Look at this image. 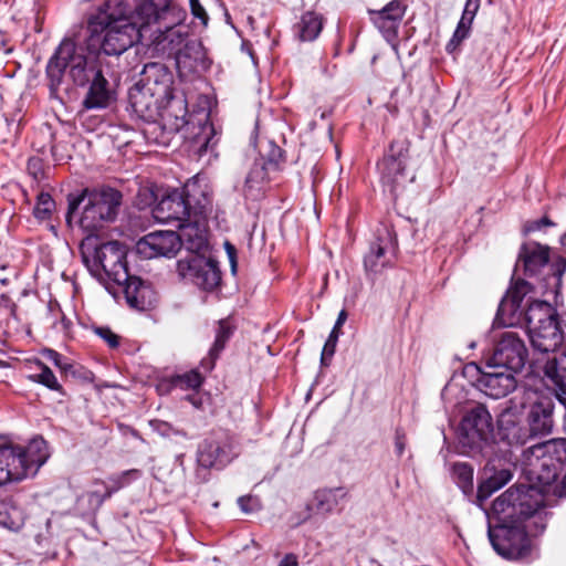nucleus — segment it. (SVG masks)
Listing matches in <instances>:
<instances>
[{
  "label": "nucleus",
  "mask_w": 566,
  "mask_h": 566,
  "mask_svg": "<svg viewBox=\"0 0 566 566\" xmlns=\"http://www.w3.org/2000/svg\"><path fill=\"white\" fill-rule=\"evenodd\" d=\"M144 0H106L88 20L92 39L103 34L98 54L116 59L140 40H145L148 29L139 17Z\"/></svg>",
  "instance_id": "obj_1"
},
{
  "label": "nucleus",
  "mask_w": 566,
  "mask_h": 566,
  "mask_svg": "<svg viewBox=\"0 0 566 566\" xmlns=\"http://www.w3.org/2000/svg\"><path fill=\"white\" fill-rule=\"evenodd\" d=\"M138 12L148 29L145 41L153 52L174 59L189 39L188 27L184 24L186 10L172 0H144Z\"/></svg>",
  "instance_id": "obj_2"
},
{
  "label": "nucleus",
  "mask_w": 566,
  "mask_h": 566,
  "mask_svg": "<svg viewBox=\"0 0 566 566\" xmlns=\"http://www.w3.org/2000/svg\"><path fill=\"white\" fill-rule=\"evenodd\" d=\"M111 66L112 63L105 60L103 55L97 53L95 59L90 60L72 39H64L46 65L51 95H56L66 71L71 81L76 86L83 87L95 77L97 72L111 69Z\"/></svg>",
  "instance_id": "obj_3"
},
{
  "label": "nucleus",
  "mask_w": 566,
  "mask_h": 566,
  "mask_svg": "<svg viewBox=\"0 0 566 566\" xmlns=\"http://www.w3.org/2000/svg\"><path fill=\"white\" fill-rule=\"evenodd\" d=\"M81 254L90 273L106 290L116 293L114 285H122L128 279L126 247L118 241L98 243L96 239H87L81 245Z\"/></svg>",
  "instance_id": "obj_4"
},
{
  "label": "nucleus",
  "mask_w": 566,
  "mask_h": 566,
  "mask_svg": "<svg viewBox=\"0 0 566 566\" xmlns=\"http://www.w3.org/2000/svg\"><path fill=\"white\" fill-rule=\"evenodd\" d=\"M566 467V438L534 444L523 451L522 469L527 482L544 494Z\"/></svg>",
  "instance_id": "obj_5"
},
{
  "label": "nucleus",
  "mask_w": 566,
  "mask_h": 566,
  "mask_svg": "<svg viewBox=\"0 0 566 566\" xmlns=\"http://www.w3.org/2000/svg\"><path fill=\"white\" fill-rule=\"evenodd\" d=\"M544 495L534 484L511 486L493 501L489 522L496 524L542 520Z\"/></svg>",
  "instance_id": "obj_6"
},
{
  "label": "nucleus",
  "mask_w": 566,
  "mask_h": 566,
  "mask_svg": "<svg viewBox=\"0 0 566 566\" xmlns=\"http://www.w3.org/2000/svg\"><path fill=\"white\" fill-rule=\"evenodd\" d=\"M122 197L120 191L111 187L94 190L84 189L80 195H70L66 221L71 222L73 214L86 201L80 218V224L88 231L97 230L103 222L113 221L116 218L122 205Z\"/></svg>",
  "instance_id": "obj_7"
},
{
  "label": "nucleus",
  "mask_w": 566,
  "mask_h": 566,
  "mask_svg": "<svg viewBox=\"0 0 566 566\" xmlns=\"http://www.w3.org/2000/svg\"><path fill=\"white\" fill-rule=\"evenodd\" d=\"M42 438L33 439L28 446L13 442H0V485L18 482L30 473H35L45 462L46 454Z\"/></svg>",
  "instance_id": "obj_8"
},
{
  "label": "nucleus",
  "mask_w": 566,
  "mask_h": 566,
  "mask_svg": "<svg viewBox=\"0 0 566 566\" xmlns=\"http://www.w3.org/2000/svg\"><path fill=\"white\" fill-rule=\"evenodd\" d=\"M527 334L532 347L541 353H554L564 342L558 313L546 301H533L526 308Z\"/></svg>",
  "instance_id": "obj_9"
},
{
  "label": "nucleus",
  "mask_w": 566,
  "mask_h": 566,
  "mask_svg": "<svg viewBox=\"0 0 566 566\" xmlns=\"http://www.w3.org/2000/svg\"><path fill=\"white\" fill-rule=\"evenodd\" d=\"M542 520L507 522L493 525L489 522L488 535L494 551L502 557L517 559L530 552V535L537 532Z\"/></svg>",
  "instance_id": "obj_10"
},
{
  "label": "nucleus",
  "mask_w": 566,
  "mask_h": 566,
  "mask_svg": "<svg viewBox=\"0 0 566 566\" xmlns=\"http://www.w3.org/2000/svg\"><path fill=\"white\" fill-rule=\"evenodd\" d=\"M534 290L535 286L526 280L512 281L500 302L494 324L499 326L526 324V308L534 301L531 296Z\"/></svg>",
  "instance_id": "obj_11"
},
{
  "label": "nucleus",
  "mask_w": 566,
  "mask_h": 566,
  "mask_svg": "<svg viewBox=\"0 0 566 566\" xmlns=\"http://www.w3.org/2000/svg\"><path fill=\"white\" fill-rule=\"evenodd\" d=\"M465 370L471 374L475 388L492 399L504 398L517 387L515 373L505 368L493 367V364L489 361L484 367L471 363Z\"/></svg>",
  "instance_id": "obj_12"
},
{
  "label": "nucleus",
  "mask_w": 566,
  "mask_h": 566,
  "mask_svg": "<svg viewBox=\"0 0 566 566\" xmlns=\"http://www.w3.org/2000/svg\"><path fill=\"white\" fill-rule=\"evenodd\" d=\"M408 150V144L405 140H394L377 164L380 181L392 195L413 180V176H409L406 170Z\"/></svg>",
  "instance_id": "obj_13"
},
{
  "label": "nucleus",
  "mask_w": 566,
  "mask_h": 566,
  "mask_svg": "<svg viewBox=\"0 0 566 566\" xmlns=\"http://www.w3.org/2000/svg\"><path fill=\"white\" fill-rule=\"evenodd\" d=\"M239 454L233 436L224 430L212 431L198 447L197 463L203 469H222Z\"/></svg>",
  "instance_id": "obj_14"
},
{
  "label": "nucleus",
  "mask_w": 566,
  "mask_h": 566,
  "mask_svg": "<svg viewBox=\"0 0 566 566\" xmlns=\"http://www.w3.org/2000/svg\"><path fill=\"white\" fill-rule=\"evenodd\" d=\"M528 358V349L524 339L516 332H503L494 342L492 353L486 361L493 367L505 368L520 373Z\"/></svg>",
  "instance_id": "obj_15"
},
{
  "label": "nucleus",
  "mask_w": 566,
  "mask_h": 566,
  "mask_svg": "<svg viewBox=\"0 0 566 566\" xmlns=\"http://www.w3.org/2000/svg\"><path fill=\"white\" fill-rule=\"evenodd\" d=\"M176 269L182 280L190 281L207 292L214 291L221 283V271L218 262L197 253H191L178 260Z\"/></svg>",
  "instance_id": "obj_16"
},
{
  "label": "nucleus",
  "mask_w": 566,
  "mask_h": 566,
  "mask_svg": "<svg viewBox=\"0 0 566 566\" xmlns=\"http://www.w3.org/2000/svg\"><path fill=\"white\" fill-rule=\"evenodd\" d=\"M523 268L527 277H542L544 286L556 285L559 277L555 276L553 266L549 264V248L537 242L524 243L518 253L516 269Z\"/></svg>",
  "instance_id": "obj_17"
},
{
  "label": "nucleus",
  "mask_w": 566,
  "mask_h": 566,
  "mask_svg": "<svg viewBox=\"0 0 566 566\" xmlns=\"http://www.w3.org/2000/svg\"><path fill=\"white\" fill-rule=\"evenodd\" d=\"M172 83V74L165 64L150 62L145 64L136 88L142 97L150 96L158 105L171 97Z\"/></svg>",
  "instance_id": "obj_18"
},
{
  "label": "nucleus",
  "mask_w": 566,
  "mask_h": 566,
  "mask_svg": "<svg viewBox=\"0 0 566 566\" xmlns=\"http://www.w3.org/2000/svg\"><path fill=\"white\" fill-rule=\"evenodd\" d=\"M493 431L492 417L483 405H478L467 412L461 421V443L473 449L480 448Z\"/></svg>",
  "instance_id": "obj_19"
},
{
  "label": "nucleus",
  "mask_w": 566,
  "mask_h": 566,
  "mask_svg": "<svg viewBox=\"0 0 566 566\" xmlns=\"http://www.w3.org/2000/svg\"><path fill=\"white\" fill-rule=\"evenodd\" d=\"M135 249L143 259L171 258L180 250V238L174 231H154L140 238Z\"/></svg>",
  "instance_id": "obj_20"
},
{
  "label": "nucleus",
  "mask_w": 566,
  "mask_h": 566,
  "mask_svg": "<svg viewBox=\"0 0 566 566\" xmlns=\"http://www.w3.org/2000/svg\"><path fill=\"white\" fill-rule=\"evenodd\" d=\"M395 259V243L389 230L384 229L375 241L370 243L369 251L364 258V268L368 276L381 273L392 265Z\"/></svg>",
  "instance_id": "obj_21"
},
{
  "label": "nucleus",
  "mask_w": 566,
  "mask_h": 566,
  "mask_svg": "<svg viewBox=\"0 0 566 566\" xmlns=\"http://www.w3.org/2000/svg\"><path fill=\"white\" fill-rule=\"evenodd\" d=\"M181 191L196 221L198 218H206L212 208V190L207 179L197 175L185 184Z\"/></svg>",
  "instance_id": "obj_22"
},
{
  "label": "nucleus",
  "mask_w": 566,
  "mask_h": 566,
  "mask_svg": "<svg viewBox=\"0 0 566 566\" xmlns=\"http://www.w3.org/2000/svg\"><path fill=\"white\" fill-rule=\"evenodd\" d=\"M407 11V4L401 0H391L380 10L368 9L371 23L387 41L397 38L400 22Z\"/></svg>",
  "instance_id": "obj_23"
},
{
  "label": "nucleus",
  "mask_w": 566,
  "mask_h": 566,
  "mask_svg": "<svg viewBox=\"0 0 566 566\" xmlns=\"http://www.w3.org/2000/svg\"><path fill=\"white\" fill-rule=\"evenodd\" d=\"M154 216L159 222H177V227L192 218L181 189H175L163 197L154 209Z\"/></svg>",
  "instance_id": "obj_24"
},
{
  "label": "nucleus",
  "mask_w": 566,
  "mask_h": 566,
  "mask_svg": "<svg viewBox=\"0 0 566 566\" xmlns=\"http://www.w3.org/2000/svg\"><path fill=\"white\" fill-rule=\"evenodd\" d=\"M174 60L181 75H191L209 67L206 50L202 43L196 39L189 38Z\"/></svg>",
  "instance_id": "obj_25"
},
{
  "label": "nucleus",
  "mask_w": 566,
  "mask_h": 566,
  "mask_svg": "<svg viewBox=\"0 0 566 566\" xmlns=\"http://www.w3.org/2000/svg\"><path fill=\"white\" fill-rule=\"evenodd\" d=\"M497 436L509 446H522L530 438V430L523 424V415L516 409L507 408L497 419Z\"/></svg>",
  "instance_id": "obj_26"
},
{
  "label": "nucleus",
  "mask_w": 566,
  "mask_h": 566,
  "mask_svg": "<svg viewBox=\"0 0 566 566\" xmlns=\"http://www.w3.org/2000/svg\"><path fill=\"white\" fill-rule=\"evenodd\" d=\"M112 76L109 69L97 72L90 81V86L82 102L85 109H103L115 101V92L106 76Z\"/></svg>",
  "instance_id": "obj_27"
},
{
  "label": "nucleus",
  "mask_w": 566,
  "mask_h": 566,
  "mask_svg": "<svg viewBox=\"0 0 566 566\" xmlns=\"http://www.w3.org/2000/svg\"><path fill=\"white\" fill-rule=\"evenodd\" d=\"M116 286L123 290L127 304L133 308L145 311L157 302L154 289L138 276L128 274V279L122 285Z\"/></svg>",
  "instance_id": "obj_28"
},
{
  "label": "nucleus",
  "mask_w": 566,
  "mask_h": 566,
  "mask_svg": "<svg viewBox=\"0 0 566 566\" xmlns=\"http://www.w3.org/2000/svg\"><path fill=\"white\" fill-rule=\"evenodd\" d=\"M554 403L551 399H542L533 403L527 415L530 436L548 434L552 432L554 420Z\"/></svg>",
  "instance_id": "obj_29"
},
{
  "label": "nucleus",
  "mask_w": 566,
  "mask_h": 566,
  "mask_svg": "<svg viewBox=\"0 0 566 566\" xmlns=\"http://www.w3.org/2000/svg\"><path fill=\"white\" fill-rule=\"evenodd\" d=\"M193 132L188 142L189 151L199 158L209 151H213L218 144L217 132L208 116L203 123H199L197 127H192Z\"/></svg>",
  "instance_id": "obj_30"
},
{
  "label": "nucleus",
  "mask_w": 566,
  "mask_h": 566,
  "mask_svg": "<svg viewBox=\"0 0 566 566\" xmlns=\"http://www.w3.org/2000/svg\"><path fill=\"white\" fill-rule=\"evenodd\" d=\"M206 218H196L192 217L190 221L185 222L181 226H178L179 233L177 235L180 238V247L186 245L187 250L200 251L207 245V238L205 232L200 229V223L205 221Z\"/></svg>",
  "instance_id": "obj_31"
},
{
  "label": "nucleus",
  "mask_w": 566,
  "mask_h": 566,
  "mask_svg": "<svg viewBox=\"0 0 566 566\" xmlns=\"http://www.w3.org/2000/svg\"><path fill=\"white\" fill-rule=\"evenodd\" d=\"M142 475L140 470L130 469L119 474H114L108 478L109 485L106 486L104 495H99L97 492H88L86 495L91 502L95 501L97 506L112 496L113 493L129 485L133 481L139 479Z\"/></svg>",
  "instance_id": "obj_32"
},
{
  "label": "nucleus",
  "mask_w": 566,
  "mask_h": 566,
  "mask_svg": "<svg viewBox=\"0 0 566 566\" xmlns=\"http://www.w3.org/2000/svg\"><path fill=\"white\" fill-rule=\"evenodd\" d=\"M323 29V17L316 12L307 11L302 14L294 25V32L301 41H314Z\"/></svg>",
  "instance_id": "obj_33"
},
{
  "label": "nucleus",
  "mask_w": 566,
  "mask_h": 566,
  "mask_svg": "<svg viewBox=\"0 0 566 566\" xmlns=\"http://www.w3.org/2000/svg\"><path fill=\"white\" fill-rule=\"evenodd\" d=\"M544 376L560 390H566V347L559 356L548 357L544 367Z\"/></svg>",
  "instance_id": "obj_34"
},
{
  "label": "nucleus",
  "mask_w": 566,
  "mask_h": 566,
  "mask_svg": "<svg viewBox=\"0 0 566 566\" xmlns=\"http://www.w3.org/2000/svg\"><path fill=\"white\" fill-rule=\"evenodd\" d=\"M347 496V492L343 488L324 489L315 492L313 510L319 514H327L334 511L339 500Z\"/></svg>",
  "instance_id": "obj_35"
},
{
  "label": "nucleus",
  "mask_w": 566,
  "mask_h": 566,
  "mask_svg": "<svg viewBox=\"0 0 566 566\" xmlns=\"http://www.w3.org/2000/svg\"><path fill=\"white\" fill-rule=\"evenodd\" d=\"M25 521L23 510L13 501L4 500L0 502V525L12 530H20Z\"/></svg>",
  "instance_id": "obj_36"
},
{
  "label": "nucleus",
  "mask_w": 566,
  "mask_h": 566,
  "mask_svg": "<svg viewBox=\"0 0 566 566\" xmlns=\"http://www.w3.org/2000/svg\"><path fill=\"white\" fill-rule=\"evenodd\" d=\"M500 475L502 480L500 481L497 476H492L486 481L482 482L476 492V504L479 506H483L484 502L499 489H501L510 478L507 471H501Z\"/></svg>",
  "instance_id": "obj_37"
},
{
  "label": "nucleus",
  "mask_w": 566,
  "mask_h": 566,
  "mask_svg": "<svg viewBox=\"0 0 566 566\" xmlns=\"http://www.w3.org/2000/svg\"><path fill=\"white\" fill-rule=\"evenodd\" d=\"M35 365L39 369V373L30 375L29 379L33 382L41 384L51 390L63 394V388L57 381L53 371L40 360H38Z\"/></svg>",
  "instance_id": "obj_38"
},
{
  "label": "nucleus",
  "mask_w": 566,
  "mask_h": 566,
  "mask_svg": "<svg viewBox=\"0 0 566 566\" xmlns=\"http://www.w3.org/2000/svg\"><path fill=\"white\" fill-rule=\"evenodd\" d=\"M453 476L457 484L464 493L473 490V468L464 462L454 463L452 467Z\"/></svg>",
  "instance_id": "obj_39"
},
{
  "label": "nucleus",
  "mask_w": 566,
  "mask_h": 566,
  "mask_svg": "<svg viewBox=\"0 0 566 566\" xmlns=\"http://www.w3.org/2000/svg\"><path fill=\"white\" fill-rule=\"evenodd\" d=\"M55 202L49 192H40L36 198V205L33 209V214L38 220L44 221L50 219Z\"/></svg>",
  "instance_id": "obj_40"
},
{
  "label": "nucleus",
  "mask_w": 566,
  "mask_h": 566,
  "mask_svg": "<svg viewBox=\"0 0 566 566\" xmlns=\"http://www.w3.org/2000/svg\"><path fill=\"white\" fill-rule=\"evenodd\" d=\"M203 381L202 376L197 370H191L182 375H176L171 378V385L184 390L198 389Z\"/></svg>",
  "instance_id": "obj_41"
},
{
  "label": "nucleus",
  "mask_w": 566,
  "mask_h": 566,
  "mask_svg": "<svg viewBox=\"0 0 566 566\" xmlns=\"http://www.w3.org/2000/svg\"><path fill=\"white\" fill-rule=\"evenodd\" d=\"M231 333L232 332H231V328L228 325V323L224 321H221L219 324L218 331H217L213 346L209 353V355L212 359H216L218 357L219 353L224 348V345H226L227 340L230 338Z\"/></svg>",
  "instance_id": "obj_42"
},
{
  "label": "nucleus",
  "mask_w": 566,
  "mask_h": 566,
  "mask_svg": "<svg viewBox=\"0 0 566 566\" xmlns=\"http://www.w3.org/2000/svg\"><path fill=\"white\" fill-rule=\"evenodd\" d=\"M470 31H471V25L459 21L457 29L453 32L452 38L450 39V41L448 42V44L446 46L447 52L453 53L454 51H457L458 48L463 42V40H465L469 36Z\"/></svg>",
  "instance_id": "obj_43"
},
{
  "label": "nucleus",
  "mask_w": 566,
  "mask_h": 566,
  "mask_svg": "<svg viewBox=\"0 0 566 566\" xmlns=\"http://www.w3.org/2000/svg\"><path fill=\"white\" fill-rule=\"evenodd\" d=\"M43 356L48 358L50 361H52L61 370V373H73V365L69 361L67 358L63 357L56 350L45 348L43 350Z\"/></svg>",
  "instance_id": "obj_44"
},
{
  "label": "nucleus",
  "mask_w": 566,
  "mask_h": 566,
  "mask_svg": "<svg viewBox=\"0 0 566 566\" xmlns=\"http://www.w3.org/2000/svg\"><path fill=\"white\" fill-rule=\"evenodd\" d=\"M339 334H340V332L332 329L327 340L325 342L323 350H322V356H321L322 365L327 366L329 364L332 357L335 354L336 344H337Z\"/></svg>",
  "instance_id": "obj_45"
},
{
  "label": "nucleus",
  "mask_w": 566,
  "mask_h": 566,
  "mask_svg": "<svg viewBox=\"0 0 566 566\" xmlns=\"http://www.w3.org/2000/svg\"><path fill=\"white\" fill-rule=\"evenodd\" d=\"M481 0H467L460 21L469 25L472 22L480 9Z\"/></svg>",
  "instance_id": "obj_46"
},
{
  "label": "nucleus",
  "mask_w": 566,
  "mask_h": 566,
  "mask_svg": "<svg viewBox=\"0 0 566 566\" xmlns=\"http://www.w3.org/2000/svg\"><path fill=\"white\" fill-rule=\"evenodd\" d=\"M238 505L245 514H251L261 509L260 500L256 496L244 495L238 499Z\"/></svg>",
  "instance_id": "obj_47"
},
{
  "label": "nucleus",
  "mask_w": 566,
  "mask_h": 566,
  "mask_svg": "<svg viewBox=\"0 0 566 566\" xmlns=\"http://www.w3.org/2000/svg\"><path fill=\"white\" fill-rule=\"evenodd\" d=\"M95 333L104 339L111 348H116L119 345V337L108 327H97Z\"/></svg>",
  "instance_id": "obj_48"
},
{
  "label": "nucleus",
  "mask_w": 566,
  "mask_h": 566,
  "mask_svg": "<svg viewBox=\"0 0 566 566\" xmlns=\"http://www.w3.org/2000/svg\"><path fill=\"white\" fill-rule=\"evenodd\" d=\"M28 171L34 179H41L44 176L43 161L39 157H31L28 160Z\"/></svg>",
  "instance_id": "obj_49"
},
{
  "label": "nucleus",
  "mask_w": 566,
  "mask_h": 566,
  "mask_svg": "<svg viewBox=\"0 0 566 566\" xmlns=\"http://www.w3.org/2000/svg\"><path fill=\"white\" fill-rule=\"evenodd\" d=\"M191 14L201 21L203 25H207L209 17L205 8L201 6L199 0H189Z\"/></svg>",
  "instance_id": "obj_50"
},
{
  "label": "nucleus",
  "mask_w": 566,
  "mask_h": 566,
  "mask_svg": "<svg viewBox=\"0 0 566 566\" xmlns=\"http://www.w3.org/2000/svg\"><path fill=\"white\" fill-rule=\"evenodd\" d=\"M157 430L163 436L175 434V436H181L182 438H188V434L185 430L174 428L170 423H168L166 421H160L157 426Z\"/></svg>",
  "instance_id": "obj_51"
},
{
  "label": "nucleus",
  "mask_w": 566,
  "mask_h": 566,
  "mask_svg": "<svg viewBox=\"0 0 566 566\" xmlns=\"http://www.w3.org/2000/svg\"><path fill=\"white\" fill-rule=\"evenodd\" d=\"M406 434L401 429L396 430L395 434V449L398 457H401L406 449Z\"/></svg>",
  "instance_id": "obj_52"
},
{
  "label": "nucleus",
  "mask_w": 566,
  "mask_h": 566,
  "mask_svg": "<svg viewBox=\"0 0 566 566\" xmlns=\"http://www.w3.org/2000/svg\"><path fill=\"white\" fill-rule=\"evenodd\" d=\"M277 566H298L297 557L294 554H286Z\"/></svg>",
  "instance_id": "obj_53"
},
{
  "label": "nucleus",
  "mask_w": 566,
  "mask_h": 566,
  "mask_svg": "<svg viewBox=\"0 0 566 566\" xmlns=\"http://www.w3.org/2000/svg\"><path fill=\"white\" fill-rule=\"evenodd\" d=\"M226 247H227V251H228V254H229V259H230V262H231V268H232V271L234 272L235 271V268H237V262H235V249L233 245H231L229 242L226 243Z\"/></svg>",
  "instance_id": "obj_54"
},
{
  "label": "nucleus",
  "mask_w": 566,
  "mask_h": 566,
  "mask_svg": "<svg viewBox=\"0 0 566 566\" xmlns=\"http://www.w3.org/2000/svg\"><path fill=\"white\" fill-rule=\"evenodd\" d=\"M347 319V312L345 310H342L337 316L336 323L333 327V329L340 332V327L344 325V323Z\"/></svg>",
  "instance_id": "obj_55"
},
{
  "label": "nucleus",
  "mask_w": 566,
  "mask_h": 566,
  "mask_svg": "<svg viewBox=\"0 0 566 566\" xmlns=\"http://www.w3.org/2000/svg\"><path fill=\"white\" fill-rule=\"evenodd\" d=\"M132 99H134V101H133V106L135 107V109H136L137 112H139V111H140V109H139V104H140V102L137 99V95L133 94V95H132Z\"/></svg>",
  "instance_id": "obj_56"
},
{
  "label": "nucleus",
  "mask_w": 566,
  "mask_h": 566,
  "mask_svg": "<svg viewBox=\"0 0 566 566\" xmlns=\"http://www.w3.org/2000/svg\"><path fill=\"white\" fill-rule=\"evenodd\" d=\"M562 243L566 248V233L562 238Z\"/></svg>",
  "instance_id": "obj_57"
}]
</instances>
